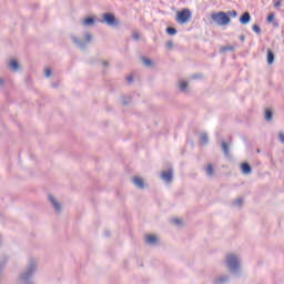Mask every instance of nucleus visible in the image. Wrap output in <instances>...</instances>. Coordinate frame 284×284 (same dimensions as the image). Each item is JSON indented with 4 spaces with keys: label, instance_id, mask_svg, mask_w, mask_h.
I'll return each instance as SVG.
<instances>
[{
    "label": "nucleus",
    "instance_id": "f257e3e1",
    "mask_svg": "<svg viewBox=\"0 0 284 284\" xmlns=\"http://www.w3.org/2000/svg\"><path fill=\"white\" fill-rule=\"evenodd\" d=\"M225 265L233 276H241V257L233 253L226 255Z\"/></svg>",
    "mask_w": 284,
    "mask_h": 284
},
{
    "label": "nucleus",
    "instance_id": "f03ea898",
    "mask_svg": "<svg viewBox=\"0 0 284 284\" xmlns=\"http://www.w3.org/2000/svg\"><path fill=\"white\" fill-rule=\"evenodd\" d=\"M211 19L217 26H227V23H230V16H227V13H225L223 11H220L217 13H213L211 16Z\"/></svg>",
    "mask_w": 284,
    "mask_h": 284
},
{
    "label": "nucleus",
    "instance_id": "7ed1b4c3",
    "mask_svg": "<svg viewBox=\"0 0 284 284\" xmlns=\"http://www.w3.org/2000/svg\"><path fill=\"white\" fill-rule=\"evenodd\" d=\"M84 39L80 40L79 38H77L75 36H71V40L74 43V45H77V48H79L80 50H85V48H88V43H90V41H92V34L91 33H85L84 34Z\"/></svg>",
    "mask_w": 284,
    "mask_h": 284
},
{
    "label": "nucleus",
    "instance_id": "20e7f679",
    "mask_svg": "<svg viewBox=\"0 0 284 284\" xmlns=\"http://www.w3.org/2000/svg\"><path fill=\"white\" fill-rule=\"evenodd\" d=\"M192 19V11L190 9H183L182 11L178 12L176 22L178 23H187Z\"/></svg>",
    "mask_w": 284,
    "mask_h": 284
},
{
    "label": "nucleus",
    "instance_id": "39448f33",
    "mask_svg": "<svg viewBox=\"0 0 284 284\" xmlns=\"http://www.w3.org/2000/svg\"><path fill=\"white\" fill-rule=\"evenodd\" d=\"M102 22L113 28L119 26V20H116V17H114L113 13H104Z\"/></svg>",
    "mask_w": 284,
    "mask_h": 284
},
{
    "label": "nucleus",
    "instance_id": "423d86ee",
    "mask_svg": "<svg viewBox=\"0 0 284 284\" xmlns=\"http://www.w3.org/2000/svg\"><path fill=\"white\" fill-rule=\"evenodd\" d=\"M162 181H165V183H172V179H174V171L172 169H169L165 172H162L161 174Z\"/></svg>",
    "mask_w": 284,
    "mask_h": 284
},
{
    "label": "nucleus",
    "instance_id": "0eeeda50",
    "mask_svg": "<svg viewBox=\"0 0 284 284\" xmlns=\"http://www.w3.org/2000/svg\"><path fill=\"white\" fill-rule=\"evenodd\" d=\"M48 199H49V203H51L53 210L55 212H61V203H59V201H57V197L53 196L52 194H49Z\"/></svg>",
    "mask_w": 284,
    "mask_h": 284
},
{
    "label": "nucleus",
    "instance_id": "6e6552de",
    "mask_svg": "<svg viewBox=\"0 0 284 284\" xmlns=\"http://www.w3.org/2000/svg\"><path fill=\"white\" fill-rule=\"evenodd\" d=\"M250 21H252V16H250L247 11L240 17V23H242V26H247Z\"/></svg>",
    "mask_w": 284,
    "mask_h": 284
},
{
    "label": "nucleus",
    "instance_id": "1a4fd4ad",
    "mask_svg": "<svg viewBox=\"0 0 284 284\" xmlns=\"http://www.w3.org/2000/svg\"><path fill=\"white\" fill-rule=\"evenodd\" d=\"M230 281V277L227 275H220L213 280L214 284H225Z\"/></svg>",
    "mask_w": 284,
    "mask_h": 284
},
{
    "label": "nucleus",
    "instance_id": "9d476101",
    "mask_svg": "<svg viewBox=\"0 0 284 284\" xmlns=\"http://www.w3.org/2000/svg\"><path fill=\"white\" fill-rule=\"evenodd\" d=\"M241 171L242 174H252V166L250 165V163L244 162L241 164Z\"/></svg>",
    "mask_w": 284,
    "mask_h": 284
},
{
    "label": "nucleus",
    "instance_id": "9b49d317",
    "mask_svg": "<svg viewBox=\"0 0 284 284\" xmlns=\"http://www.w3.org/2000/svg\"><path fill=\"white\" fill-rule=\"evenodd\" d=\"M221 150L225 156H230V144H227V142L222 141Z\"/></svg>",
    "mask_w": 284,
    "mask_h": 284
},
{
    "label": "nucleus",
    "instance_id": "f8f14e48",
    "mask_svg": "<svg viewBox=\"0 0 284 284\" xmlns=\"http://www.w3.org/2000/svg\"><path fill=\"white\" fill-rule=\"evenodd\" d=\"M133 183L135 187H139L140 190H143L145 187V183L143 182V179L141 178H134Z\"/></svg>",
    "mask_w": 284,
    "mask_h": 284
},
{
    "label": "nucleus",
    "instance_id": "ddd939ff",
    "mask_svg": "<svg viewBox=\"0 0 284 284\" xmlns=\"http://www.w3.org/2000/svg\"><path fill=\"white\" fill-rule=\"evenodd\" d=\"M266 61L268 65H272V63H274V52L270 49H267Z\"/></svg>",
    "mask_w": 284,
    "mask_h": 284
},
{
    "label": "nucleus",
    "instance_id": "4468645a",
    "mask_svg": "<svg viewBox=\"0 0 284 284\" xmlns=\"http://www.w3.org/2000/svg\"><path fill=\"white\" fill-rule=\"evenodd\" d=\"M187 88H189L187 81L182 80L179 82L180 92H187Z\"/></svg>",
    "mask_w": 284,
    "mask_h": 284
},
{
    "label": "nucleus",
    "instance_id": "2eb2a0df",
    "mask_svg": "<svg viewBox=\"0 0 284 284\" xmlns=\"http://www.w3.org/2000/svg\"><path fill=\"white\" fill-rule=\"evenodd\" d=\"M145 241H146V243L149 245H156L158 239L154 235H146V240Z\"/></svg>",
    "mask_w": 284,
    "mask_h": 284
},
{
    "label": "nucleus",
    "instance_id": "dca6fc26",
    "mask_svg": "<svg viewBox=\"0 0 284 284\" xmlns=\"http://www.w3.org/2000/svg\"><path fill=\"white\" fill-rule=\"evenodd\" d=\"M200 143L202 145H207V143H209L207 133H201L200 134Z\"/></svg>",
    "mask_w": 284,
    "mask_h": 284
},
{
    "label": "nucleus",
    "instance_id": "f3484780",
    "mask_svg": "<svg viewBox=\"0 0 284 284\" xmlns=\"http://www.w3.org/2000/svg\"><path fill=\"white\" fill-rule=\"evenodd\" d=\"M94 22H95L94 18L88 17L83 20V26L85 27L94 26Z\"/></svg>",
    "mask_w": 284,
    "mask_h": 284
},
{
    "label": "nucleus",
    "instance_id": "a211bd4d",
    "mask_svg": "<svg viewBox=\"0 0 284 284\" xmlns=\"http://www.w3.org/2000/svg\"><path fill=\"white\" fill-rule=\"evenodd\" d=\"M9 67L13 72H17V70H19V62L17 60H11Z\"/></svg>",
    "mask_w": 284,
    "mask_h": 284
},
{
    "label": "nucleus",
    "instance_id": "6ab92c4d",
    "mask_svg": "<svg viewBox=\"0 0 284 284\" xmlns=\"http://www.w3.org/2000/svg\"><path fill=\"white\" fill-rule=\"evenodd\" d=\"M142 63L146 67V68H152V60L142 57Z\"/></svg>",
    "mask_w": 284,
    "mask_h": 284
},
{
    "label": "nucleus",
    "instance_id": "aec40b11",
    "mask_svg": "<svg viewBox=\"0 0 284 284\" xmlns=\"http://www.w3.org/2000/svg\"><path fill=\"white\" fill-rule=\"evenodd\" d=\"M206 174L207 176H212L214 174V166L212 164L206 166Z\"/></svg>",
    "mask_w": 284,
    "mask_h": 284
},
{
    "label": "nucleus",
    "instance_id": "412c9836",
    "mask_svg": "<svg viewBox=\"0 0 284 284\" xmlns=\"http://www.w3.org/2000/svg\"><path fill=\"white\" fill-rule=\"evenodd\" d=\"M273 116L272 110L266 109L265 110V121H271Z\"/></svg>",
    "mask_w": 284,
    "mask_h": 284
},
{
    "label": "nucleus",
    "instance_id": "4be33fe9",
    "mask_svg": "<svg viewBox=\"0 0 284 284\" xmlns=\"http://www.w3.org/2000/svg\"><path fill=\"white\" fill-rule=\"evenodd\" d=\"M234 207H241V205H243V197H237L234 202H233Z\"/></svg>",
    "mask_w": 284,
    "mask_h": 284
},
{
    "label": "nucleus",
    "instance_id": "5701e85b",
    "mask_svg": "<svg viewBox=\"0 0 284 284\" xmlns=\"http://www.w3.org/2000/svg\"><path fill=\"white\" fill-rule=\"evenodd\" d=\"M176 29L173 27H168L166 28V34H170L171 37H173V34H176Z\"/></svg>",
    "mask_w": 284,
    "mask_h": 284
},
{
    "label": "nucleus",
    "instance_id": "b1692460",
    "mask_svg": "<svg viewBox=\"0 0 284 284\" xmlns=\"http://www.w3.org/2000/svg\"><path fill=\"white\" fill-rule=\"evenodd\" d=\"M232 50H234V47H230V45H226V47H222L221 48V52H232Z\"/></svg>",
    "mask_w": 284,
    "mask_h": 284
},
{
    "label": "nucleus",
    "instance_id": "393cba45",
    "mask_svg": "<svg viewBox=\"0 0 284 284\" xmlns=\"http://www.w3.org/2000/svg\"><path fill=\"white\" fill-rule=\"evenodd\" d=\"M253 32H255V34H261V27L258 24H254Z\"/></svg>",
    "mask_w": 284,
    "mask_h": 284
},
{
    "label": "nucleus",
    "instance_id": "a878e982",
    "mask_svg": "<svg viewBox=\"0 0 284 284\" xmlns=\"http://www.w3.org/2000/svg\"><path fill=\"white\" fill-rule=\"evenodd\" d=\"M172 223H174V225H182L183 221L179 217H174L172 219Z\"/></svg>",
    "mask_w": 284,
    "mask_h": 284
},
{
    "label": "nucleus",
    "instance_id": "bb28decb",
    "mask_svg": "<svg viewBox=\"0 0 284 284\" xmlns=\"http://www.w3.org/2000/svg\"><path fill=\"white\" fill-rule=\"evenodd\" d=\"M266 21L268 23H272L274 21V13L268 14L267 18H266Z\"/></svg>",
    "mask_w": 284,
    "mask_h": 284
},
{
    "label": "nucleus",
    "instance_id": "cd10ccee",
    "mask_svg": "<svg viewBox=\"0 0 284 284\" xmlns=\"http://www.w3.org/2000/svg\"><path fill=\"white\" fill-rule=\"evenodd\" d=\"M237 16L239 13L236 12V10L229 11V17L235 18Z\"/></svg>",
    "mask_w": 284,
    "mask_h": 284
},
{
    "label": "nucleus",
    "instance_id": "c85d7f7f",
    "mask_svg": "<svg viewBox=\"0 0 284 284\" xmlns=\"http://www.w3.org/2000/svg\"><path fill=\"white\" fill-rule=\"evenodd\" d=\"M44 77H52V70L51 69H45L44 70Z\"/></svg>",
    "mask_w": 284,
    "mask_h": 284
},
{
    "label": "nucleus",
    "instance_id": "c756f323",
    "mask_svg": "<svg viewBox=\"0 0 284 284\" xmlns=\"http://www.w3.org/2000/svg\"><path fill=\"white\" fill-rule=\"evenodd\" d=\"M165 45L170 50V49L174 48V42H172V40H169Z\"/></svg>",
    "mask_w": 284,
    "mask_h": 284
},
{
    "label": "nucleus",
    "instance_id": "7c9ffc66",
    "mask_svg": "<svg viewBox=\"0 0 284 284\" xmlns=\"http://www.w3.org/2000/svg\"><path fill=\"white\" fill-rule=\"evenodd\" d=\"M278 140H280L281 143H284V133H283V131H281L278 133Z\"/></svg>",
    "mask_w": 284,
    "mask_h": 284
},
{
    "label": "nucleus",
    "instance_id": "2f4dec72",
    "mask_svg": "<svg viewBox=\"0 0 284 284\" xmlns=\"http://www.w3.org/2000/svg\"><path fill=\"white\" fill-rule=\"evenodd\" d=\"M133 39H134L135 41H139V39H140L139 32H134V33H133Z\"/></svg>",
    "mask_w": 284,
    "mask_h": 284
},
{
    "label": "nucleus",
    "instance_id": "473e14b6",
    "mask_svg": "<svg viewBox=\"0 0 284 284\" xmlns=\"http://www.w3.org/2000/svg\"><path fill=\"white\" fill-rule=\"evenodd\" d=\"M126 81H128V83H132V81H134V78H132V75H129V77H126Z\"/></svg>",
    "mask_w": 284,
    "mask_h": 284
},
{
    "label": "nucleus",
    "instance_id": "72a5a7b5",
    "mask_svg": "<svg viewBox=\"0 0 284 284\" xmlns=\"http://www.w3.org/2000/svg\"><path fill=\"white\" fill-rule=\"evenodd\" d=\"M128 103H130V100H126L125 98H122V104L128 105Z\"/></svg>",
    "mask_w": 284,
    "mask_h": 284
},
{
    "label": "nucleus",
    "instance_id": "f704fd0d",
    "mask_svg": "<svg viewBox=\"0 0 284 284\" xmlns=\"http://www.w3.org/2000/svg\"><path fill=\"white\" fill-rule=\"evenodd\" d=\"M102 65H103L104 68H109V67H110V62L104 61V62H102Z\"/></svg>",
    "mask_w": 284,
    "mask_h": 284
},
{
    "label": "nucleus",
    "instance_id": "c9c22d12",
    "mask_svg": "<svg viewBox=\"0 0 284 284\" xmlns=\"http://www.w3.org/2000/svg\"><path fill=\"white\" fill-rule=\"evenodd\" d=\"M274 8H281V1H276V2L274 3Z\"/></svg>",
    "mask_w": 284,
    "mask_h": 284
},
{
    "label": "nucleus",
    "instance_id": "e433bc0d",
    "mask_svg": "<svg viewBox=\"0 0 284 284\" xmlns=\"http://www.w3.org/2000/svg\"><path fill=\"white\" fill-rule=\"evenodd\" d=\"M6 81L3 80V78H0V87L3 88Z\"/></svg>",
    "mask_w": 284,
    "mask_h": 284
},
{
    "label": "nucleus",
    "instance_id": "4c0bfd02",
    "mask_svg": "<svg viewBox=\"0 0 284 284\" xmlns=\"http://www.w3.org/2000/svg\"><path fill=\"white\" fill-rule=\"evenodd\" d=\"M199 78H201V74H193L192 75V79H199Z\"/></svg>",
    "mask_w": 284,
    "mask_h": 284
},
{
    "label": "nucleus",
    "instance_id": "58836bf2",
    "mask_svg": "<svg viewBox=\"0 0 284 284\" xmlns=\"http://www.w3.org/2000/svg\"><path fill=\"white\" fill-rule=\"evenodd\" d=\"M240 41H245V36H240Z\"/></svg>",
    "mask_w": 284,
    "mask_h": 284
},
{
    "label": "nucleus",
    "instance_id": "ea45409f",
    "mask_svg": "<svg viewBox=\"0 0 284 284\" xmlns=\"http://www.w3.org/2000/svg\"><path fill=\"white\" fill-rule=\"evenodd\" d=\"M105 236H110V231L104 232Z\"/></svg>",
    "mask_w": 284,
    "mask_h": 284
},
{
    "label": "nucleus",
    "instance_id": "a19ab883",
    "mask_svg": "<svg viewBox=\"0 0 284 284\" xmlns=\"http://www.w3.org/2000/svg\"><path fill=\"white\" fill-rule=\"evenodd\" d=\"M51 87H52V88H57L58 85H57V83L53 82V83L51 84Z\"/></svg>",
    "mask_w": 284,
    "mask_h": 284
}]
</instances>
